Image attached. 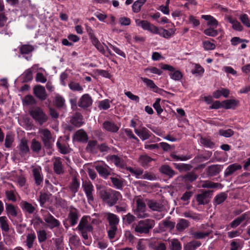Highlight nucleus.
I'll return each mask as SVG.
<instances>
[{"label":"nucleus","mask_w":250,"mask_h":250,"mask_svg":"<svg viewBox=\"0 0 250 250\" xmlns=\"http://www.w3.org/2000/svg\"><path fill=\"white\" fill-rule=\"evenodd\" d=\"M162 69L167 70L170 72V78L174 81H180L183 77V74L179 70H175L174 67L168 64H164L161 66Z\"/></svg>","instance_id":"1a4fd4ad"},{"label":"nucleus","mask_w":250,"mask_h":250,"mask_svg":"<svg viewBox=\"0 0 250 250\" xmlns=\"http://www.w3.org/2000/svg\"><path fill=\"white\" fill-rule=\"evenodd\" d=\"M147 205L148 207L153 211H162L164 209V206L161 203L153 200L149 201Z\"/></svg>","instance_id":"7c9ffc66"},{"label":"nucleus","mask_w":250,"mask_h":250,"mask_svg":"<svg viewBox=\"0 0 250 250\" xmlns=\"http://www.w3.org/2000/svg\"><path fill=\"white\" fill-rule=\"evenodd\" d=\"M134 131L142 141L147 140L150 137V132L145 127H142L140 129L135 128Z\"/></svg>","instance_id":"f3484780"},{"label":"nucleus","mask_w":250,"mask_h":250,"mask_svg":"<svg viewBox=\"0 0 250 250\" xmlns=\"http://www.w3.org/2000/svg\"><path fill=\"white\" fill-rule=\"evenodd\" d=\"M213 27L207 28L204 30V33L208 36L215 37L218 35V32Z\"/></svg>","instance_id":"338daca9"},{"label":"nucleus","mask_w":250,"mask_h":250,"mask_svg":"<svg viewBox=\"0 0 250 250\" xmlns=\"http://www.w3.org/2000/svg\"><path fill=\"white\" fill-rule=\"evenodd\" d=\"M201 18L207 21V25L209 26L216 28L219 25L217 20L211 15H203Z\"/></svg>","instance_id":"4be33fe9"},{"label":"nucleus","mask_w":250,"mask_h":250,"mask_svg":"<svg viewBox=\"0 0 250 250\" xmlns=\"http://www.w3.org/2000/svg\"><path fill=\"white\" fill-rule=\"evenodd\" d=\"M196 200L200 205H205L207 204L208 201V193L207 192L198 194L197 196Z\"/></svg>","instance_id":"58836bf2"},{"label":"nucleus","mask_w":250,"mask_h":250,"mask_svg":"<svg viewBox=\"0 0 250 250\" xmlns=\"http://www.w3.org/2000/svg\"><path fill=\"white\" fill-rule=\"evenodd\" d=\"M21 206L24 211H26L29 213H31V204L28 203L26 201H22L21 203Z\"/></svg>","instance_id":"0e129e2a"},{"label":"nucleus","mask_w":250,"mask_h":250,"mask_svg":"<svg viewBox=\"0 0 250 250\" xmlns=\"http://www.w3.org/2000/svg\"><path fill=\"white\" fill-rule=\"evenodd\" d=\"M87 140V135L83 129L78 130L73 136V140L79 142L86 143Z\"/></svg>","instance_id":"dca6fc26"},{"label":"nucleus","mask_w":250,"mask_h":250,"mask_svg":"<svg viewBox=\"0 0 250 250\" xmlns=\"http://www.w3.org/2000/svg\"><path fill=\"white\" fill-rule=\"evenodd\" d=\"M78 229L80 231L83 238L87 240L88 235L92 231L93 227L90 224V216L83 217L77 227Z\"/></svg>","instance_id":"20e7f679"},{"label":"nucleus","mask_w":250,"mask_h":250,"mask_svg":"<svg viewBox=\"0 0 250 250\" xmlns=\"http://www.w3.org/2000/svg\"><path fill=\"white\" fill-rule=\"evenodd\" d=\"M6 210L8 215L13 217L17 215V212L15 207L11 204H6Z\"/></svg>","instance_id":"3c124183"},{"label":"nucleus","mask_w":250,"mask_h":250,"mask_svg":"<svg viewBox=\"0 0 250 250\" xmlns=\"http://www.w3.org/2000/svg\"><path fill=\"white\" fill-rule=\"evenodd\" d=\"M32 117L40 125L42 124L47 120V116L42 109L39 107L32 108Z\"/></svg>","instance_id":"6e6552de"},{"label":"nucleus","mask_w":250,"mask_h":250,"mask_svg":"<svg viewBox=\"0 0 250 250\" xmlns=\"http://www.w3.org/2000/svg\"><path fill=\"white\" fill-rule=\"evenodd\" d=\"M223 168V166L218 165H213L209 167L208 168V174L211 176L219 173Z\"/></svg>","instance_id":"4c0bfd02"},{"label":"nucleus","mask_w":250,"mask_h":250,"mask_svg":"<svg viewBox=\"0 0 250 250\" xmlns=\"http://www.w3.org/2000/svg\"><path fill=\"white\" fill-rule=\"evenodd\" d=\"M137 26L141 27L143 30L149 31L152 34H157L159 28L147 21L137 19L135 20Z\"/></svg>","instance_id":"39448f33"},{"label":"nucleus","mask_w":250,"mask_h":250,"mask_svg":"<svg viewBox=\"0 0 250 250\" xmlns=\"http://www.w3.org/2000/svg\"><path fill=\"white\" fill-rule=\"evenodd\" d=\"M52 161L53 163V169L55 172L58 174L63 173L62 160L60 157H54Z\"/></svg>","instance_id":"2eb2a0df"},{"label":"nucleus","mask_w":250,"mask_h":250,"mask_svg":"<svg viewBox=\"0 0 250 250\" xmlns=\"http://www.w3.org/2000/svg\"><path fill=\"white\" fill-rule=\"evenodd\" d=\"M160 101L161 99L157 98L153 104V107L156 110L158 115H160L163 112V109L160 105Z\"/></svg>","instance_id":"69168bd1"},{"label":"nucleus","mask_w":250,"mask_h":250,"mask_svg":"<svg viewBox=\"0 0 250 250\" xmlns=\"http://www.w3.org/2000/svg\"><path fill=\"white\" fill-rule=\"evenodd\" d=\"M160 170L162 173L171 177L175 175L174 171L167 165H164L161 167Z\"/></svg>","instance_id":"49530a36"},{"label":"nucleus","mask_w":250,"mask_h":250,"mask_svg":"<svg viewBox=\"0 0 250 250\" xmlns=\"http://www.w3.org/2000/svg\"><path fill=\"white\" fill-rule=\"evenodd\" d=\"M219 134L222 136L228 138L232 136L234 134V132L231 129H228L227 130L220 129L219 131Z\"/></svg>","instance_id":"bf43d9fd"},{"label":"nucleus","mask_w":250,"mask_h":250,"mask_svg":"<svg viewBox=\"0 0 250 250\" xmlns=\"http://www.w3.org/2000/svg\"><path fill=\"white\" fill-rule=\"evenodd\" d=\"M141 79L143 82L144 83L146 84V85L151 89L154 92H158L160 89L159 87L155 84L154 82L148 78H141Z\"/></svg>","instance_id":"c85d7f7f"},{"label":"nucleus","mask_w":250,"mask_h":250,"mask_svg":"<svg viewBox=\"0 0 250 250\" xmlns=\"http://www.w3.org/2000/svg\"><path fill=\"white\" fill-rule=\"evenodd\" d=\"M188 226V222L187 220L181 219L176 225V229L179 231H183Z\"/></svg>","instance_id":"c03bdc74"},{"label":"nucleus","mask_w":250,"mask_h":250,"mask_svg":"<svg viewBox=\"0 0 250 250\" xmlns=\"http://www.w3.org/2000/svg\"><path fill=\"white\" fill-rule=\"evenodd\" d=\"M86 30L92 44L101 53L106 57L114 55L109 49V47L105 44L104 43L102 44L100 42L98 39L96 37L94 30L92 28L90 27L87 28Z\"/></svg>","instance_id":"f03ea898"},{"label":"nucleus","mask_w":250,"mask_h":250,"mask_svg":"<svg viewBox=\"0 0 250 250\" xmlns=\"http://www.w3.org/2000/svg\"><path fill=\"white\" fill-rule=\"evenodd\" d=\"M96 169L104 179H106L109 175H111V169L105 164H98L95 166Z\"/></svg>","instance_id":"9b49d317"},{"label":"nucleus","mask_w":250,"mask_h":250,"mask_svg":"<svg viewBox=\"0 0 250 250\" xmlns=\"http://www.w3.org/2000/svg\"><path fill=\"white\" fill-rule=\"evenodd\" d=\"M228 21L232 24V28L234 30L241 31L243 30V28L241 23L236 20L232 19L231 18H228Z\"/></svg>","instance_id":"37998d69"},{"label":"nucleus","mask_w":250,"mask_h":250,"mask_svg":"<svg viewBox=\"0 0 250 250\" xmlns=\"http://www.w3.org/2000/svg\"><path fill=\"white\" fill-rule=\"evenodd\" d=\"M137 208L134 210V213L138 218H145L149 216L146 212V208L145 203L140 199L136 201Z\"/></svg>","instance_id":"423d86ee"},{"label":"nucleus","mask_w":250,"mask_h":250,"mask_svg":"<svg viewBox=\"0 0 250 250\" xmlns=\"http://www.w3.org/2000/svg\"><path fill=\"white\" fill-rule=\"evenodd\" d=\"M41 143L35 140L32 141V152L38 154L41 150Z\"/></svg>","instance_id":"680f3d73"},{"label":"nucleus","mask_w":250,"mask_h":250,"mask_svg":"<svg viewBox=\"0 0 250 250\" xmlns=\"http://www.w3.org/2000/svg\"><path fill=\"white\" fill-rule=\"evenodd\" d=\"M129 171L133 174L136 178L137 179H142V175H143V171L141 169H134L133 168L129 167L128 168Z\"/></svg>","instance_id":"052dcab7"},{"label":"nucleus","mask_w":250,"mask_h":250,"mask_svg":"<svg viewBox=\"0 0 250 250\" xmlns=\"http://www.w3.org/2000/svg\"><path fill=\"white\" fill-rule=\"evenodd\" d=\"M200 142L202 145L209 148H213L215 146V144L210 139L207 137H201Z\"/></svg>","instance_id":"ea45409f"},{"label":"nucleus","mask_w":250,"mask_h":250,"mask_svg":"<svg viewBox=\"0 0 250 250\" xmlns=\"http://www.w3.org/2000/svg\"><path fill=\"white\" fill-rule=\"evenodd\" d=\"M34 93L35 95L40 100H45L47 94L45 91V88L41 85H35L33 88Z\"/></svg>","instance_id":"ddd939ff"},{"label":"nucleus","mask_w":250,"mask_h":250,"mask_svg":"<svg viewBox=\"0 0 250 250\" xmlns=\"http://www.w3.org/2000/svg\"><path fill=\"white\" fill-rule=\"evenodd\" d=\"M246 214H243L236 219L234 220L230 224V226L232 228H235L238 226L247 217Z\"/></svg>","instance_id":"a18cd8bd"},{"label":"nucleus","mask_w":250,"mask_h":250,"mask_svg":"<svg viewBox=\"0 0 250 250\" xmlns=\"http://www.w3.org/2000/svg\"><path fill=\"white\" fill-rule=\"evenodd\" d=\"M229 89L221 88L215 91L213 94V95L215 98L218 99L222 96H223L225 98H227L229 96Z\"/></svg>","instance_id":"c9c22d12"},{"label":"nucleus","mask_w":250,"mask_h":250,"mask_svg":"<svg viewBox=\"0 0 250 250\" xmlns=\"http://www.w3.org/2000/svg\"><path fill=\"white\" fill-rule=\"evenodd\" d=\"M175 28H171L167 30L163 28H159L157 35L163 38L169 39L175 34Z\"/></svg>","instance_id":"412c9836"},{"label":"nucleus","mask_w":250,"mask_h":250,"mask_svg":"<svg viewBox=\"0 0 250 250\" xmlns=\"http://www.w3.org/2000/svg\"><path fill=\"white\" fill-rule=\"evenodd\" d=\"M86 30L92 44L101 53L106 57L114 55L109 49V47L105 44L104 43L102 44L100 42L98 39L96 37L94 30L92 28L90 27L87 28Z\"/></svg>","instance_id":"f257e3e1"},{"label":"nucleus","mask_w":250,"mask_h":250,"mask_svg":"<svg viewBox=\"0 0 250 250\" xmlns=\"http://www.w3.org/2000/svg\"><path fill=\"white\" fill-rule=\"evenodd\" d=\"M36 183L37 185H40L43 181V177L41 174V167H37L33 168Z\"/></svg>","instance_id":"bb28decb"},{"label":"nucleus","mask_w":250,"mask_h":250,"mask_svg":"<svg viewBox=\"0 0 250 250\" xmlns=\"http://www.w3.org/2000/svg\"><path fill=\"white\" fill-rule=\"evenodd\" d=\"M0 228L3 231L5 232L9 231L10 228L6 216H2L0 217Z\"/></svg>","instance_id":"2f4dec72"},{"label":"nucleus","mask_w":250,"mask_h":250,"mask_svg":"<svg viewBox=\"0 0 250 250\" xmlns=\"http://www.w3.org/2000/svg\"><path fill=\"white\" fill-rule=\"evenodd\" d=\"M171 250H181L182 246L180 241L176 239H172L169 246Z\"/></svg>","instance_id":"09e8293b"},{"label":"nucleus","mask_w":250,"mask_h":250,"mask_svg":"<svg viewBox=\"0 0 250 250\" xmlns=\"http://www.w3.org/2000/svg\"><path fill=\"white\" fill-rule=\"evenodd\" d=\"M151 160L152 159L146 155H143L139 158V162L144 167L146 166Z\"/></svg>","instance_id":"e2e57ef3"},{"label":"nucleus","mask_w":250,"mask_h":250,"mask_svg":"<svg viewBox=\"0 0 250 250\" xmlns=\"http://www.w3.org/2000/svg\"><path fill=\"white\" fill-rule=\"evenodd\" d=\"M108 159L113 163L114 165L118 167H122L124 166V161L123 158L117 155H112L109 156Z\"/></svg>","instance_id":"cd10ccee"},{"label":"nucleus","mask_w":250,"mask_h":250,"mask_svg":"<svg viewBox=\"0 0 250 250\" xmlns=\"http://www.w3.org/2000/svg\"><path fill=\"white\" fill-rule=\"evenodd\" d=\"M82 188L86 195L88 202L90 203L94 200V186L90 181H84L83 182Z\"/></svg>","instance_id":"0eeeda50"},{"label":"nucleus","mask_w":250,"mask_h":250,"mask_svg":"<svg viewBox=\"0 0 250 250\" xmlns=\"http://www.w3.org/2000/svg\"><path fill=\"white\" fill-rule=\"evenodd\" d=\"M201 245V242L198 241H193L188 243L184 246V250H195Z\"/></svg>","instance_id":"e433bc0d"},{"label":"nucleus","mask_w":250,"mask_h":250,"mask_svg":"<svg viewBox=\"0 0 250 250\" xmlns=\"http://www.w3.org/2000/svg\"><path fill=\"white\" fill-rule=\"evenodd\" d=\"M92 104V100L91 97L88 94H85L81 98L78 105L80 107L86 108L91 105Z\"/></svg>","instance_id":"a211bd4d"},{"label":"nucleus","mask_w":250,"mask_h":250,"mask_svg":"<svg viewBox=\"0 0 250 250\" xmlns=\"http://www.w3.org/2000/svg\"><path fill=\"white\" fill-rule=\"evenodd\" d=\"M68 219L72 226L77 223L78 217L76 212L71 211L68 215Z\"/></svg>","instance_id":"864d4df0"},{"label":"nucleus","mask_w":250,"mask_h":250,"mask_svg":"<svg viewBox=\"0 0 250 250\" xmlns=\"http://www.w3.org/2000/svg\"><path fill=\"white\" fill-rule=\"evenodd\" d=\"M153 219H146L139 221L134 226V231L138 234H147L155 226Z\"/></svg>","instance_id":"7ed1b4c3"},{"label":"nucleus","mask_w":250,"mask_h":250,"mask_svg":"<svg viewBox=\"0 0 250 250\" xmlns=\"http://www.w3.org/2000/svg\"><path fill=\"white\" fill-rule=\"evenodd\" d=\"M105 216L106 217L110 226H117L119 223V218L116 214L107 212L105 213Z\"/></svg>","instance_id":"aec40b11"},{"label":"nucleus","mask_w":250,"mask_h":250,"mask_svg":"<svg viewBox=\"0 0 250 250\" xmlns=\"http://www.w3.org/2000/svg\"><path fill=\"white\" fill-rule=\"evenodd\" d=\"M44 220L51 228L58 227L60 225L59 222L51 215L45 216Z\"/></svg>","instance_id":"473e14b6"},{"label":"nucleus","mask_w":250,"mask_h":250,"mask_svg":"<svg viewBox=\"0 0 250 250\" xmlns=\"http://www.w3.org/2000/svg\"><path fill=\"white\" fill-rule=\"evenodd\" d=\"M239 19L244 25L247 27L250 28V19L247 14H241L239 17Z\"/></svg>","instance_id":"603ef678"},{"label":"nucleus","mask_w":250,"mask_h":250,"mask_svg":"<svg viewBox=\"0 0 250 250\" xmlns=\"http://www.w3.org/2000/svg\"><path fill=\"white\" fill-rule=\"evenodd\" d=\"M63 139L60 137L57 141V146L61 153L66 154L69 152V148L67 146L63 143Z\"/></svg>","instance_id":"f704fd0d"},{"label":"nucleus","mask_w":250,"mask_h":250,"mask_svg":"<svg viewBox=\"0 0 250 250\" xmlns=\"http://www.w3.org/2000/svg\"><path fill=\"white\" fill-rule=\"evenodd\" d=\"M19 148L20 149V154L21 156H24L29 152V147L28 145V141L25 139H22L19 144Z\"/></svg>","instance_id":"6ab92c4d"},{"label":"nucleus","mask_w":250,"mask_h":250,"mask_svg":"<svg viewBox=\"0 0 250 250\" xmlns=\"http://www.w3.org/2000/svg\"><path fill=\"white\" fill-rule=\"evenodd\" d=\"M191 72L196 77H201L205 72V69L200 64L194 63L193 68L192 69Z\"/></svg>","instance_id":"393cba45"},{"label":"nucleus","mask_w":250,"mask_h":250,"mask_svg":"<svg viewBox=\"0 0 250 250\" xmlns=\"http://www.w3.org/2000/svg\"><path fill=\"white\" fill-rule=\"evenodd\" d=\"M21 53L23 57L27 61L30 60L31 57V46L29 45L24 44L20 47Z\"/></svg>","instance_id":"b1692460"},{"label":"nucleus","mask_w":250,"mask_h":250,"mask_svg":"<svg viewBox=\"0 0 250 250\" xmlns=\"http://www.w3.org/2000/svg\"><path fill=\"white\" fill-rule=\"evenodd\" d=\"M242 166L237 163H234L229 165L225 171V175L229 176L232 174L236 171L241 169Z\"/></svg>","instance_id":"a878e982"},{"label":"nucleus","mask_w":250,"mask_h":250,"mask_svg":"<svg viewBox=\"0 0 250 250\" xmlns=\"http://www.w3.org/2000/svg\"><path fill=\"white\" fill-rule=\"evenodd\" d=\"M14 137L12 134H7L6 135L4 146L6 148L11 147L12 144L14 141Z\"/></svg>","instance_id":"13d9d810"},{"label":"nucleus","mask_w":250,"mask_h":250,"mask_svg":"<svg viewBox=\"0 0 250 250\" xmlns=\"http://www.w3.org/2000/svg\"><path fill=\"white\" fill-rule=\"evenodd\" d=\"M69 88L73 91L82 92L83 88L79 83L71 81L68 83Z\"/></svg>","instance_id":"79ce46f5"},{"label":"nucleus","mask_w":250,"mask_h":250,"mask_svg":"<svg viewBox=\"0 0 250 250\" xmlns=\"http://www.w3.org/2000/svg\"><path fill=\"white\" fill-rule=\"evenodd\" d=\"M117 231V227L110 226V228L107 231L108 236L110 239H112L115 237Z\"/></svg>","instance_id":"774afa93"},{"label":"nucleus","mask_w":250,"mask_h":250,"mask_svg":"<svg viewBox=\"0 0 250 250\" xmlns=\"http://www.w3.org/2000/svg\"><path fill=\"white\" fill-rule=\"evenodd\" d=\"M174 165L175 168L178 169L180 171H188L191 168V166L188 164L175 163Z\"/></svg>","instance_id":"5fc2aeb1"},{"label":"nucleus","mask_w":250,"mask_h":250,"mask_svg":"<svg viewBox=\"0 0 250 250\" xmlns=\"http://www.w3.org/2000/svg\"><path fill=\"white\" fill-rule=\"evenodd\" d=\"M80 183L77 181L76 178H73L70 186V190L73 193H74L73 196H75V193L78 191Z\"/></svg>","instance_id":"de8ad7c7"},{"label":"nucleus","mask_w":250,"mask_h":250,"mask_svg":"<svg viewBox=\"0 0 250 250\" xmlns=\"http://www.w3.org/2000/svg\"><path fill=\"white\" fill-rule=\"evenodd\" d=\"M70 122L74 125L79 127L83 124V116L80 113H77L72 117Z\"/></svg>","instance_id":"c756f323"},{"label":"nucleus","mask_w":250,"mask_h":250,"mask_svg":"<svg viewBox=\"0 0 250 250\" xmlns=\"http://www.w3.org/2000/svg\"><path fill=\"white\" fill-rule=\"evenodd\" d=\"M103 126L106 130L113 132H116L119 129V128L115 124L109 121L104 122L103 124Z\"/></svg>","instance_id":"72a5a7b5"},{"label":"nucleus","mask_w":250,"mask_h":250,"mask_svg":"<svg viewBox=\"0 0 250 250\" xmlns=\"http://www.w3.org/2000/svg\"><path fill=\"white\" fill-rule=\"evenodd\" d=\"M32 68L37 70V72L35 76L36 81L42 83H46L47 78L46 77V71L42 67L38 68L36 65H34L32 66Z\"/></svg>","instance_id":"f8f14e48"},{"label":"nucleus","mask_w":250,"mask_h":250,"mask_svg":"<svg viewBox=\"0 0 250 250\" xmlns=\"http://www.w3.org/2000/svg\"><path fill=\"white\" fill-rule=\"evenodd\" d=\"M203 46L204 49L206 51L213 50L216 47V45L214 43L208 41H204L203 42Z\"/></svg>","instance_id":"4d7b16f0"},{"label":"nucleus","mask_w":250,"mask_h":250,"mask_svg":"<svg viewBox=\"0 0 250 250\" xmlns=\"http://www.w3.org/2000/svg\"><path fill=\"white\" fill-rule=\"evenodd\" d=\"M227 197V194L224 192L217 195L215 197L214 205L216 206L221 204L226 199Z\"/></svg>","instance_id":"8fccbe9b"},{"label":"nucleus","mask_w":250,"mask_h":250,"mask_svg":"<svg viewBox=\"0 0 250 250\" xmlns=\"http://www.w3.org/2000/svg\"><path fill=\"white\" fill-rule=\"evenodd\" d=\"M110 179L113 187L116 189L122 190L125 186V180L118 175L112 173Z\"/></svg>","instance_id":"9d476101"},{"label":"nucleus","mask_w":250,"mask_h":250,"mask_svg":"<svg viewBox=\"0 0 250 250\" xmlns=\"http://www.w3.org/2000/svg\"><path fill=\"white\" fill-rule=\"evenodd\" d=\"M122 198L121 194L117 191L111 190L107 204L110 207L114 205L118 201Z\"/></svg>","instance_id":"4468645a"},{"label":"nucleus","mask_w":250,"mask_h":250,"mask_svg":"<svg viewBox=\"0 0 250 250\" xmlns=\"http://www.w3.org/2000/svg\"><path fill=\"white\" fill-rule=\"evenodd\" d=\"M146 0H137L135 1L132 6V10L134 13H138L140 10L141 7L145 3Z\"/></svg>","instance_id":"a19ab883"},{"label":"nucleus","mask_w":250,"mask_h":250,"mask_svg":"<svg viewBox=\"0 0 250 250\" xmlns=\"http://www.w3.org/2000/svg\"><path fill=\"white\" fill-rule=\"evenodd\" d=\"M219 186V184L215 183L209 181H204L202 184V187L204 188H218Z\"/></svg>","instance_id":"6e6d98bb"},{"label":"nucleus","mask_w":250,"mask_h":250,"mask_svg":"<svg viewBox=\"0 0 250 250\" xmlns=\"http://www.w3.org/2000/svg\"><path fill=\"white\" fill-rule=\"evenodd\" d=\"M239 101L234 99L227 100L222 102V107L225 109H235Z\"/></svg>","instance_id":"5701e85b"}]
</instances>
